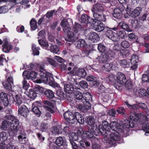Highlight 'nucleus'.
<instances>
[{
  "label": "nucleus",
  "mask_w": 149,
  "mask_h": 149,
  "mask_svg": "<svg viewBox=\"0 0 149 149\" xmlns=\"http://www.w3.org/2000/svg\"><path fill=\"white\" fill-rule=\"evenodd\" d=\"M88 38L89 40L94 43L97 42L100 40L99 35L96 33L91 32L88 35Z\"/></svg>",
  "instance_id": "28"
},
{
  "label": "nucleus",
  "mask_w": 149,
  "mask_h": 149,
  "mask_svg": "<svg viewBox=\"0 0 149 149\" xmlns=\"http://www.w3.org/2000/svg\"><path fill=\"white\" fill-rule=\"evenodd\" d=\"M42 103L43 110L44 112L42 113L47 118H50L51 116V114L55 113L54 109L56 107V103L54 102H51L46 100L43 101Z\"/></svg>",
  "instance_id": "4"
},
{
  "label": "nucleus",
  "mask_w": 149,
  "mask_h": 149,
  "mask_svg": "<svg viewBox=\"0 0 149 149\" xmlns=\"http://www.w3.org/2000/svg\"><path fill=\"white\" fill-rule=\"evenodd\" d=\"M68 74L72 76L77 75L81 78H84L86 75L87 74L84 69H79L74 66L73 67L72 71L68 72Z\"/></svg>",
  "instance_id": "11"
},
{
  "label": "nucleus",
  "mask_w": 149,
  "mask_h": 149,
  "mask_svg": "<svg viewBox=\"0 0 149 149\" xmlns=\"http://www.w3.org/2000/svg\"><path fill=\"white\" fill-rule=\"evenodd\" d=\"M125 104L127 105V107L131 109V111H134L136 112V111L137 109H138V104H134V105L130 104L127 101L125 102Z\"/></svg>",
  "instance_id": "48"
},
{
  "label": "nucleus",
  "mask_w": 149,
  "mask_h": 149,
  "mask_svg": "<svg viewBox=\"0 0 149 149\" xmlns=\"http://www.w3.org/2000/svg\"><path fill=\"white\" fill-rule=\"evenodd\" d=\"M4 88L8 91L12 90V86L13 85V79L12 77H9L7 80L3 81L2 83Z\"/></svg>",
  "instance_id": "19"
},
{
  "label": "nucleus",
  "mask_w": 149,
  "mask_h": 149,
  "mask_svg": "<svg viewBox=\"0 0 149 149\" xmlns=\"http://www.w3.org/2000/svg\"><path fill=\"white\" fill-rule=\"evenodd\" d=\"M120 52V55L124 58L128 56L130 53V51L128 49H122Z\"/></svg>",
  "instance_id": "53"
},
{
  "label": "nucleus",
  "mask_w": 149,
  "mask_h": 149,
  "mask_svg": "<svg viewBox=\"0 0 149 149\" xmlns=\"http://www.w3.org/2000/svg\"><path fill=\"white\" fill-rule=\"evenodd\" d=\"M73 97L75 101L77 102L80 103L82 102L83 101V95H82L81 92L78 91L77 90H75L73 93Z\"/></svg>",
  "instance_id": "25"
},
{
  "label": "nucleus",
  "mask_w": 149,
  "mask_h": 149,
  "mask_svg": "<svg viewBox=\"0 0 149 149\" xmlns=\"http://www.w3.org/2000/svg\"><path fill=\"white\" fill-rule=\"evenodd\" d=\"M86 80L88 81L91 82L93 86H98L99 84L97 78L92 75L88 76L86 77Z\"/></svg>",
  "instance_id": "31"
},
{
  "label": "nucleus",
  "mask_w": 149,
  "mask_h": 149,
  "mask_svg": "<svg viewBox=\"0 0 149 149\" xmlns=\"http://www.w3.org/2000/svg\"><path fill=\"white\" fill-rule=\"evenodd\" d=\"M119 63L121 66L124 68L128 67L130 65V61L126 59L120 60Z\"/></svg>",
  "instance_id": "51"
},
{
  "label": "nucleus",
  "mask_w": 149,
  "mask_h": 149,
  "mask_svg": "<svg viewBox=\"0 0 149 149\" xmlns=\"http://www.w3.org/2000/svg\"><path fill=\"white\" fill-rule=\"evenodd\" d=\"M139 20L141 22H144L148 20L149 21V13H145L140 17Z\"/></svg>",
  "instance_id": "58"
},
{
  "label": "nucleus",
  "mask_w": 149,
  "mask_h": 149,
  "mask_svg": "<svg viewBox=\"0 0 149 149\" xmlns=\"http://www.w3.org/2000/svg\"><path fill=\"white\" fill-rule=\"evenodd\" d=\"M119 26L122 29L125 30L126 31L129 32L132 31V30L129 28V26L125 22L121 21L120 22L119 24Z\"/></svg>",
  "instance_id": "40"
},
{
  "label": "nucleus",
  "mask_w": 149,
  "mask_h": 149,
  "mask_svg": "<svg viewBox=\"0 0 149 149\" xmlns=\"http://www.w3.org/2000/svg\"><path fill=\"white\" fill-rule=\"evenodd\" d=\"M57 97H55L58 100L63 99L65 98L66 96V94L64 93L63 90L60 87L56 91Z\"/></svg>",
  "instance_id": "33"
},
{
  "label": "nucleus",
  "mask_w": 149,
  "mask_h": 149,
  "mask_svg": "<svg viewBox=\"0 0 149 149\" xmlns=\"http://www.w3.org/2000/svg\"><path fill=\"white\" fill-rule=\"evenodd\" d=\"M8 134L6 132H0V141H6L8 137Z\"/></svg>",
  "instance_id": "56"
},
{
  "label": "nucleus",
  "mask_w": 149,
  "mask_h": 149,
  "mask_svg": "<svg viewBox=\"0 0 149 149\" xmlns=\"http://www.w3.org/2000/svg\"><path fill=\"white\" fill-rule=\"evenodd\" d=\"M115 55V52L110 49L107 50L104 53L102 54L101 55L97 58L98 61V64H101L107 62L110 58H113Z\"/></svg>",
  "instance_id": "7"
},
{
  "label": "nucleus",
  "mask_w": 149,
  "mask_h": 149,
  "mask_svg": "<svg viewBox=\"0 0 149 149\" xmlns=\"http://www.w3.org/2000/svg\"><path fill=\"white\" fill-rule=\"evenodd\" d=\"M80 144L81 149H86L90 146V143L86 140H83L80 141Z\"/></svg>",
  "instance_id": "41"
},
{
  "label": "nucleus",
  "mask_w": 149,
  "mask_h": 149,
  "mask_svg": "<svg viewBox=\"0 0 149 149\" xmlns=\"http://www.w3.org/2000/svg\"><path fill=\"white\" fill-rule=\"evenodd\" d=\"M142 10L141 7H136L132 12H130V15L132 17H136L139 15Z\"/></svg>",
  "instance_id": "38"
},
{
  "label": "nucleus",
  "mask_w": 149,
  "mask_h": 149,
  "mask_svg": "<svg viewBox=\"0 0 149 149\" xmlns=\"http://www.w3.org/2000/svg\"><path fill=\"white\" fill-rule=\"evenodd\" d=\"M91 19L87 14H83L79 19V20L81 24L84 25H87L88 24H91Z\"/></svg>",
  "instance_id": "26"
},
{
  "label": "nucleus",
  "mask_w": 149,
  "mask_h": 149,
  "mask_svg": "<svg viewBox=\"0 0 149 149\" xmlns=\"http://www.w3.org/2000/svg\"><path fill=\"white\" fill-rule=\"evenodd\" d=\"M125 8V7L124 6L122 5L115 8L113 13V17L118 19H120L123 17V12Z\"/></svg>",
  "instance_id": "16"
},
{
  "label": "nucleus",
  "mask_w": 149,
  "mask_h": 149,
  "mask_svg": "<svg viewBox=\"0 0 149 149\" xmlns=\"http://www.w3.org/2000/svg\"><path fill=\"white\" fill-rule=\"evenodd\" d=\"M94 20H95V21L104 22L106 19V15L102 13H94L93 14Z\"/></svg>",
  "instance_id": "29"
},
{
  "label": "nucleus",
  "mask_w": 149,
  "mask_h": 149,
  "mask_svg": "<svg viewBox=\"0 0 149 149\" xmlns=\"http://www.w3.org/2000/svg\"><path fill=\"white\" fill-rule=\"evenodd\" d=\"M37 76H39L36 72L34 71H31L30 72L29 74L26 75V78L28 80L30 79L34 80L36 78Z\"/></svg>",
  "instance_id": "42"
},
{
  "label": "nucleus",
  "mask_w": 149,
  "mask_h": 149,
  "mask_svg": "<svg viewBox=\"0 0 149 149\" xmlns=\"http://www.w3.org/2000/svg\"><path fill=\"white\" fill-rule=\"evenodd\" d=\"M139 61V58L138 56L136 54H134L132 55L130 60L131 64L137 63Z\"/></svg>",
  "instance_id": "61"
},
{
  "label": "nucleus",
  "mask_w": 149,
  "mask_h": 149,
  "mask_svg": "<svg viewBox=\"0 0 149 149\" xmlns=\"http://www.w3.org/2000/svg\"><path fill=\"white\" fill-rule=\"evenodd\" d=\"M138 92L139 94L142 96H147V94L149 95V88L147 89V91L143 89H140Z\"/></svg>",
  "instance_id": "59"
},
{
  "label": "nucleus",
  "mask_w": 149,
  "mask_h": 149,
  "mask_svg": "<svg viewBox=\"0 0 149 149\" xmlns=\"http://www.w3.org/2000/svg\"><path fill=\"white\" fill-rule=\"evenodd\" d=\"M107 80L109 82H113L114 83V86L116 87V85H115V82H116V77L115 75L112 74H110L107 78Z\"/></svg>",
  "instance_id": "43"
},
{
  "label": "nucleus",
  "mask_w": 149,
  "mask_h": 149,
  "mask_svg": "<svg viewBox=\"0 0 149 149\" xmlns=\"http://www.w3.org/2000/svg\"><path fill=\"white\" fill-rule=\"evenodd\" d=\"M63 116L66 120L72 124L77 122L83 125L85 122L90 127L97 126L95 124V119L93 117L91 116H86L84 120L82 115L77 112H72L68 111L63 114Z\"/></svg>",
  "instance_id": "2"
},
{
  "label": "nucleus",
  "mask_w": 149,
  "mask_h": 149,
  "mask_svg": "<svg viewBox=\"0 0 149 149\" xmlns=\"http://www.w3.org/2000/svg\"><path fill=\"white\" fill-rule=\"evenodd\" d=\"M55 143L50 142L49 146L50 149H58L59 147L65 148L67 146V142L64 137L59 136L56 138Z\"/></svg>",
  "instance_id": "6"
},
{
  "label": "nucleus",
  "mask_w": 149,
  "mask_h": 149,
  "mask_svg": "<svg viewBox=\"0 0 149 149\" xmlns=\"http://www.w3.org/2000/svg\"><path fill=\"white\" fill-rule=\"evenodd\" d=\"M91 24L93 25V28L96 31L100 32L103 31L105 28V25L102 22L95 21L93 18L91 20Z\"/></svg>",
  "instance_id": "17"
},
{
  "label": "nucleus",
  "mask_w": 149,
  "mask_h": 149,
  "mask_svg": "<svg viewBox=\"0 0 149 149\" xmlns=\"http://www.w3.org/2000/svg\"><path fill=\"white\" fill-rule=\"evenodd\" d=\"M64 90L65 93L70 94L73 93L76 90L74 85L72 83L67 84L64 85Z\"/></svg>",
  "instance_id": "27"
},
{
  "label": "nucleus",
  "mask_w": 149,
  "mask_h": 149,
  "mask_svg": "<svg viewBox=\"0 0 149 149\" xmlns=\"http://www.w3.org/2000/svg\"><path fill=\"white\" fill-rule=\"evenodd\" d=\"M110 124L107 122L105 121L99 125L97 128V131L100 135L104 136L102 141L109 147L115 146L116 142L120 139V136L119 134L115 133L110 132L111 129L113 124L111 123Z\"/></svg>",
  "instance_id": "1"
},
{
  "label": "nucleus",
  "mask_w": 149,
  "mask_h": 149,
  "mask_svg": "<svg viewBox=\"0 0 149 149\" xmlns=\"http://www.w3.org/2000/svg\"><path fill=\"white\" fill-rule=\"evenodd\" d=\"M81 28L82 26L80 24L75 22L72 29L71 28H69L68 29H64V32L66 34L65 37H68L69 35L70 37L76 36V34L78 31L81 30Z\"/></svg>",
  "instance_id": "9"
},
{
  "label": "nucleus",
  "mask_w": 149,
  "mask_h": 149,
  "mask_svg": "<svg viewBox=\"0 0 149 149\" xmlns=\"http://www.w3.org/2000/svg\"><path fill=\"white\" fill-rule=\"evenodd\" d=\"M40 48L39 47H36V45L33 44L32 46V50L33 51V55H38L39 54V50Z\"/></svg>",
  "instance_id": "49"
},
{
  "label": "nucleus",
  "mask_w": 149,
  "mask_h": 149,
  "mask_svg": "<svg viewBox=\"0 0 149 149\" xmlns=\"http://www.w3.org/2000/svg\"><path fill=\"white\" fill-rule=\"evenodd\" d=\"M48 129V125L47 123L43 122L40 125L39 130L42 132L47 131Z\"/></svg>",
  "instance_id": "52"
},
{
  "label": "nucleus",
  "mask_w": 149,
  "mask_h": 149,
  "mask_svg": "<svg viewBox=\"0 0 149 149\" xmlns=\"http://www.w3.org/2000/svg\"><path fill=\"white\" fill-rule=\"evenodd\" d=\"M120 45L124 48H127L130 47V43L128 41L125 40L121 42Z\"/></svg>",
  "instance_id": "64"
},
{
  "label": "nucleus",
  "mask_w": 149,
  "mask_h": 149,
  "mask_svg": "<svg viewBox=\"0 0 149 149\" xmlns=\"http://www.w3.org/2000/svg\"><path fill=\"white\" fill-rule=\"evenodd\" d=\"M29 112L28 108L24 105H21L20 107H18V113L22 116H26Z\"/></svg>",
  "instance_id": "35"
},
{
  "label": "nucleus",
  "mask_w": 149,
  "mask_h": 149,
  "mask_svg": "<svg viewBox=\"0 0 149 149\" xmlns=\"http://www.w3.org/2000/svg\"><path fill=\"white\" fill-rule=\"evenodd\" d=\"M98 132L97 126L92 127L87 126L85 127V134L88 138L92 139L94 137V135L96 136L100 135Z\"/></svg>",
  "instance_id": "10"
},
{
  "label": "nucleus",
  "mask_w": 149,
  "mask_h": 149,
  "mask_svg": "<svg viewBox=\"0 0 149 149\" xmlns=\"http://www.w3.org/2000/svg\"><path fill=\"white\" fill-rule=\"evenodd\" d=\"M74 66V63L71 62L67 63L66 65L64 63L61 64L60 67L62 71L70 72L72 70L73 67Z\"/></svg>",
  "instance_id": "23"
},
{
  "label": "nucleus",
  "mask_w": 149,
  "mask_h": 149,
  "mask_svg": "<svg viewBox=\"0 0 149 149\" xmlns=\"http://www.w3.org/2000/svg\"><path fill=\"white\" fill-rule=\"evenodd\" d=\"M43 106L40 107L35 106L33 107L31 109V111H32L37 116H39L40 114H42L44 112L43 111Z\"/></svg>",
  "instance_id": "34"
},
{
  "label": "nucleus",
  "mask_w": 149,
  "mask_h": 149,
  "mask_svg": "<svg viewBox=\"0 0 149 149\" xmlns=\"http://www.w3.org/2000/svg\"><path fill=\"white\" fill-rule=\"evenodd\" d=\"M6 118L7 120L2 121L0 128L4 130L9 129L8 133L10 136L14 135L17 132V127L19 124V120L11 115L6 116Z\"/></svg>",
  "instance_id": "3"
},
{
  "label": "nucleus",
  "mask_w": 149,
  "mask_h": 149,
  "mask_svg": "<svg viewBox=\"0 0 149 149\" xmlns=\"http://www.w3.org/2000/svg\"><path fill=\"white\" fill-rule=\"evenodd\" d=\"M39 44L42 47L46 49H49V45L48 42L45 39H40L38 40Z\"/></svg>",
  "instance_id": "37"
},
{
  "label": "nucleus",
  "mask_w": 149,
  "mask_h": 149,
  "mask_svg": "<svg viewBox=\"0 0 149 149\" xmlns=\"http://www.w3.org/2000/svg\"><path fill=\"white\" fill-rule=\"evenodd\" d=\"M131 122L129 123H125L124 124L120 125L118 124H117L116 122H113V123L114 125H112V129L115 131V130H118L121 132H123L126 131L127 132H130V131H132L133 130L131 128Z\"/></svg>",
  "instance_id": "8"
},
{
  "label": "nucleus",
  "mask_w": 149,
  "mask_h": 149,
  "mask_svg": "<svg viewBox=\"0 0 149 149\" xmlns=\"http://www.w3.org/2000/svg\"><path fill=\"white\" fill-rule=\"evenodd\" d=\"M97 49L100 52L102 53H104L106 51H107L106 50V46H105L104 44L102 43L98 44Z\"/></svg>",
  "instance_id": "57"
},
{
  "label": "nucleus",
  "mask_w": 149,
  "mask_h": 149,
  "mask_svg": "<svg viewBox=\"0 0 149 149\" xmlns=\"http://www.w3.org/2000/svg\"><path fill=\"white\" fill-rule=\"evenodd\" d=\"M35 91L36 92L37 94L41 95L43 94L44 95V93L46 89H44L42 87H41L39 86H38L35 88Z\"/></svg>",
  "instance_id": "45"
},
{
  "label": "nucleus",
  "mask_w": 149,
  "mask_h": 149,
  "mask_svg": "<svg viewBox=\"0 0 149 149\" xmlns=\"http://www.w3.org/2000/svg\"><path fill=\"white\" fill-rule=\"evenodd\" d=\"M112 67V65L110 63H106L105 64L102 66V70L106 72L109 71Z\"/></svg>",
  "instance_id": "54"
},
{
  "label": "nucleus",
  "mask_w": 149,
  "mask_h": 149,
  "mask_svg": "<svg viewBox=\"0 0 149 149\" xmlns=\"http://www.w3.org/2000/svg\"><path fill=\"white\" fill-rule=\"evenodd\" d=\"M0 98L5 107L8 106L9 102L7 95L5 93L3 92L0 93Z\"/></svg>",
  "instance_id": "30"
},
{
  "label": "nucleus",
  "mask_w": 149,
  "mask_h": 149,
  "mask_svg": "<svg viewBox=\"0 0 149 149\" xmlns=\"http://www.w3.org/2000/svg\"><path fill=\"white\" fill-rule=\"evenodd\" d=\"M48 50H49L51 52L57 54L59 51V48L57 45H54L51 44L50 47H49Z\"/></svg>",
  "instance_id": "50"
},
{
  "label": "nucleus",
  "mask_w": 149,
  "mask_h": 149,
  "mask_svg": "<svg viewBox=\"0 0 149 149\" xmlns=\"http://www.w3.org/2000/svg\"><path fill=\"white\" fill-rule=\"evenodd\" d=\"M70 136L69 140L72 145V148H74V149H78V147H79V146L78 145L75 141L78 140V136L76 133L72 132Z\"/></svg>",
  "instance_id": "18"
},
{
  "label": "nucleus",
  "mask_w": 149,
  "mask_h": 149,
  "mask_svg": "<svg viewBox=\"0 0 149 149\" xmlns=\"http://www.w3.org/2000/svg\"><path fill=\"white\" fill-rule=\"evenodd\" d=\"M79 84L80 88L81 87V88L84 89L88 88L89 86L88 85L87 82L84 80H82L79 83Z\"/></svg>",
  "instance_id": "60"
},
{
  "label": "nucleus",
  "mask_w": 149,
  "mask_h": 149,
  "mask_svg": "<svg viewBox=\"0 0 149 149\" xmlns=\"http://www.w3.org/2000/svg\"><path fill=\"white\" fill-rule=\"evenodd\" d=\"M24 97L22 96L21 94L16 95L14 98L13 103L18 107L23 103L25 101Z\"/></svg>",
  "instance_id": "20"
},
{
  "label": "nucleus",
  "mask_w": 149,
  "mask_h": 149,
  "mask_svg": "<svg viewBox=\"0 0 149 149\" xmlns=\"http://www.w3.org/2000/svg\"><path fill=\"white\" fill-rule=\"evenodd\" d=\"M13 141L10 139H8L6 141V149H13L14 147Z\"/></svg>",
  "instance_id": "46"
},
{
  "label": "nucleus",
  "mask_w": 149,
  "mask_h": 149,
  "mask_svg": "<svg viewBox=\"0 0 149 149\" xmlns=\"http://www.w3.org/2000/svg\"><path fill=\"white\" fill-rule=\"evenodd\" d=\"M139 114L137 113L134 111H132L130 112V120H127V123L131 122V129L134 128L136 126V124L135 122H136L140 118L139 117Z\"/></svg>",
  "instance_id": "14"
},
{
  "label": "nucleus",
  "mask_w": 149,
  "mask_h": 149,
  "mask_svg": "<svg viewBox=\"0 0 149 149\" xmlns=\"http://www.w3.org/2000/svg\"><path fill=\"white\" fill-rule=\"evenodd\" d=\"M22 129L20 125H19V126L17 127V132L14 135L12 136H17V135L18 134H19L20 135L18 136V138L19 141L21 142L22 141L23 139L26 138L25 136L26 133Z\"/></svg>",
  "instance_id": "21"
},
{
  "label": "nucleus",
  "mask_w": 149,
  "mask_h": 149,
  "mask_svg": "<svg viewBox=\"0 0 149 149\" xmlns=\"http://www.w3.org/2000/svg\"><path fill=\"white\" fill-rule=\"evenodd\" d=\"M107 29L105 32L106 36L113 41H117L118 39L117 38V36L118 35L115 32H113L112 30L116 31L117 33V31L118 30V28L114 27L113 28H110L107 27Z\"/></svg>",
  "instance_id": "13"
},
{
  "label": "nucleus",
  "mask_w": 149,
  "mask_h": 149,
  "mask_svg": "<svg viewBox=\"0 0 149 149\" xmlns=\"http://www.w3.org/2000/svg\"><path fill=\"white\" fill-rule=\"evenodd\" d=\"M47 84H48L49 85L54 88H58L59 86V84L54 81L53 76L52 77V79H50Z\"/></svg>",
  "instance_id": "62"
},
{
  "label": "nucleus",
  "mask_w": 149,
  "mask_h": 149,
  "mask_svg": "<svg viewBox=\"0 0 149 149\" xmlns=\"http://www.w3.org/2000/svg\"><path fill=\"white\" fill-rule=\"evenodd\" d=\"M104 10V8L100 3H97L94 5L91 9L92 12L94 13H102Z\"/></svg>",
  "instance_id": "24"
},
{
  "label": "nucleus",
  "mask_w": 149,
  "mask_h": 149,
  "mask_svg": "<svg viewBox=\"0 0 149 149\" xmlns=\"http://www.w3.org/2000/svg\"><path fill=\"white\" fill-rule=\"evenodd\" d=\"M62 130L61 127L58 125L53 126L51 129V132L54 134H59L62 133Z\"/></svg>",
  "instance_id": "36"
},
{
  "label": "nucleus",
  "mask_w": 149,
  "mask_h": 149,
  "mask_svg": "<svg viewBox=\"0 0 149 149\" xmlns=\"http://www.w3.org/2000/svg\"><path fill=\"white\" fill-rule=\"evenodd\" d=\"M68 35V37H65V40L70 42L67 43V44L70 46L72 44H74L78 48H79L81 47L83 48L88 45L86 43L85 40L84 39H80L78 40L76 36L70 37L69 35Z\"/></svg>",
  "instance_id": "5"
},
{
  "label": "nucleus",
  "mask_w": 149,
  "mask_h": 149,
  "mask_svg": "<svg viewBox=\"0 0 149 149\" xmlns=\"http://www.w3.org/2000/svg\"><path fill=\"white\" fill-rule=\"evenodd\" d=\"M26 79L24 78L22 82V88L25 90H27L30 86V84L28 83Z\"/></svg>",
  "instance_id": "63"
},
{
  "label": "nucleus",
  "mask_w": 149,
  "mask_h": 149,
  "mask_svg": "<svg viewBox=\"0 0 149 149\" xmlns=\"http://www.w3.org/2000/svg\"><path fill=\"white\" fill-rule=\"evenodd\" d=\"M3 44L2 45V50L3 51L6 53H8L12 49L13 46L12 45L8 43L6 38L3 40Z\"/></svg>",
  "instance_id": "22"
},
{
  "label": "nucleus",
  "mask_w": 149,
  "mask_h": 149,
  "mask_svg": "<svg viewBox=\"0 0 149 149\" xmlns=\"http://www.w3.org/2000/svg\"><path fill=\"white\" fill-rule=\"evenodd\" d=\"M38 77L40 79L41 81L46 84L50 81V79H52L53 77L52 74L43 70V71H40L39 73Z\"/></svg>",
  "instance_id": "12"
},
{
  "label": "nucleus",
  "mask_w": 149,
  "mask_h": 149,
  "mask_svg": "<svg viewBox=\"0 0 149 149\" xmlns=\"http://www.w3.org/2000/svg\"><path fill=\"white\" fill-rule=\"evenodd\" d=\"M83 101L85 100L86 101L91 102L92 100V97L89 93L86 92L83 94Z\"/></svg>",
  "instance_id": "47"
},
{
  "label": "nucleus",
  "mask_w": 149,
  "mask_h": 149,
  "mask_svg": "<svg viewBox=\"0 0 149 149\" xmlns=\"http://www.w3.org/2000/svg\"><path fill=\"white\" fill-rule=\"evenodd\" d=\"M26 93V94L30 98L35 99L37 96V94L36 92L35 91V88L29 90V91Z\"/></svg>",
  "instance_id": "39"
},
{
  "label": "nucleus",
  "mask_w": 149,
  "mask_h": 149,
  "mask_svg": "<svg viewBox=\"0 0 149 149\" xmlns=\"http://www.w3.org/2000/svg\"><path fill=\"white\" fill-rule=\"evenodd\" d=\"M44 95L46 98L49 100L55 98L54 95V93L50 89H46L44 93Z\"/></svg>",
  "instance_id": "32"
},
{
  "label": "nucleus",
  "mask_w": 149,
  "mask_h": 149,
  "mask_svg": "<svg viewBox=\"0 0 149 149\" xmlns=\"http://www.w3.org/2000/svg\"><path fill=\"white\" fill-rule=\"evenodd\" d=\"M84 50L82 52L83 54H84L85 55L87 56L89 54L91 50V48L89 45L86 46V47H84Z\"/></svg>",
  "instance_id": "55"
},
{
  "label": "nucleus",
  "mask_w": 149,
  "mask_h": 149,
  "mask_svg": "<svg viewBox=\"0 0 149 149\" xmlns=\"http://www.w3.org/2000/svg\"><path fill=\"white\" fill-rule=\"evenodd\" d=\"M116 82H115L116 88H119L125 84L127 79L125 75L122 72H119L117 75Z\"/></svg>",
  "instance_id": "15"
},
{
  "label": "nucleus",
  "mask_w": 149,
  "mask_h": 149,
  "mask_svg": "<svg viewBox=\"0 0 149 149\" xmlns=\"http://www.w3.org/2000/svg\"><path fill=\"white\" fill-rule=\"evenodd\" d=\"M31 31H34L37 28V22L35 19L33 18L30 22Z\"/></svg>",
  "instance_id": "44"
}]
</instances>
